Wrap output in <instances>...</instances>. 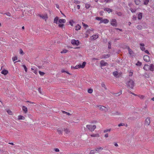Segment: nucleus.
Masks as SVG:
<instances>
[{"label":"nucleus","mask_w":154,"mask_h":154,"mask_svg":"<svg viewBox=\"0 0 154 154\" xmlns=\"http://www.w3.org/2000/svg\"><path fill=\"white\" fill-rule=\"evenodd\" d=\"M128 88L133 89L134 85V83L133 80L130 79L126 84Z\"/></svg>","instance_id":"f257e3e1"},{"label":"nucleus","mask_w":154,"mask_h":154,"mask_svg":"<svg viewBox=\"0 0 154 154\" xmlns=\"http://www.w3.org/2000/svg\"><path fill=\"white\" fill-rule=\"evenodd\" d=\"M87 128L90 131H94V129L96 128L95 125H88L86 126Z\"/></svg>","instance_id":"f03ea898"},{"label":"nucleus","mask_w":154,"mask_h":154,"mask_svg":"<svg viewBox=\"0 0 154 154\" xmlns=\"http://www.w3.org/2000/svg\"><path fill=\"white\" fill-rule=\"evenodd\" d=\"M97 107H99V110L101 111H104L105 112H106L108 111V109L107 108L101 105L97 106Z\"/></svg>","instance_id":"7ed1b4c3"},{"label":"nucleus","mask_w":154,"mask_h":154,"mask_svg":"<svg viewBox=\"0 0 154 154\" xmlns=\"http://www.w3.org/2000/svg\"><path fill=\"white\" fill-rule=\"evenodd\" d=\"M71 43L73 45H78L79 44V42L78 40H76L75 39H72L71 41Z\"/></svg>","instance_id":"20e7f679"},{"label":"nucleus","mask_w":154,"mask_h":154,"mask_svg":"<svg viewBox=\"0 0 154 154\" xmlns=\"http://www.w3.org/2000/svg\"><path fill=\"white\" fill-rule=\"evenodd\" d=\"M100 66H107L108 65V64L106 62H105L104 60H101L100 62Z\"/></svg>","instance_id":"39448f33"},{"label":"nucleus","mask_w":154,"mask_h":154,"mask_svg":"<svg viewBox=\"0 0 154 154\" xmlns=\"http://www.w3.org/2000/svg\"><path fill=\"white\" fill-rule=\"evenodd\" d=\"M111 25L115 26H117L116 20L115 19H112L111 21Z\"/></svg>","instance_id":"423d86ee"},{"label":"nucleus","mask_w":154,"mask_h":154,"mask_svg":"<svg viewBox=\"0 0 154 154\" xmlns=\"http://www.w3.org/2000/svg\"><path fill=\"white\" fill-rule=\"evenodd\" d=\"M144 60L146 62H148L150 60V58L149 57L148 55H144L143 57Z\"/></svg>","instance_id":"0eeeda50"},{"label":"nucleus","mask_w":154,"mask_h":154,"mask_svg":"<svg viewBox=\"0 0 154 154\" xmlns=\"http://www.w3.org/2000/svg\"><path fill=\"white\" fill-rule=\"evenodd\" d=\"M150 122V118H146L145 122V125L146 126H148L149 125Z\"/></svg>","instance_id":"6e6552de"},{"label":"nucleus","mask_w":154,"mask_h":154,"mask_svg":"<svg viewBox=\"0 0 154 154\" xmlns=\"http://www.w3.org/2000/svg\"><path fill=\"white\" fill-rule=\"evenodd\" d=\"M109 22V20H108L107 19H103L102 18V20L101 21H100L99 24L101 23H107Z\"/></svg>","instance_id":"1a4fd4ad"},{"label":"nucleus","mask_w":154,"mask_h":154,"mask_svg":"<svg viewBox=\"0 0 154 154\" xmlns=\"http://www.w3.org/2000/svg\"><path fill=\"white\" fill-rule=\"evenodd\" d=\"M143 68L146 71L150 70V66L148 65L145 64L144 65Z\"/></svg>","instance_id":"9d476101"},{"label":"nucleus","mask_w":154,"mask_h":154,"mask_svg":"<svg viewBox=\"0 0 154 154\" xmlns=\"http://www.w3.org/2000/svg\"><path fill=\"white\" fill-rule=\"evenodd\" d=\"M38 16L42 18L43 19L45 20H46L48 18L47 15H42L41 14H39Z\"/></svg>","instance_id":"9b49d317"},{"label":"nucleus","mask_w":154,"mask_h":154,"mask_svg":"<svg viewBox=\"0 0 154 154\" xmlns=\"http://www.w3.org/2000/svg\"><path fill=\"white\" fill-rule=\"evenodd\" d=\"M98 37L97 35H95L91 37L90 38L91 40H95L97 39Z\"/></svg>","instance_id":"f8f14e48"},{"label":"nucleus","mask_w":154,"mask_h":154,"mask_svg":"<svg viewBox=\"0 0 154 154\" xmlns=\"http://www.w3.org/2000/svg\"><path fill=\"white\" fill-rule=\"evenodd\" d=\"M110 56V54H104L101 57H100L101 59L103 58H107L109 57Z\"/></svg>","instance_id":"ddd939ff"},{"label":"nucleus","mask_w":154,"mask_h":154,"mask_svg":"<svg viewBox=\"0 0 154 154\" xmlns=\"http://www.w3.org/2000/svg\"><path fill=\"white\" fill-rule=\"evenodd\" d=\"M57 131L59 134H62V133L63 129L62 128H58L57 129Z\"/></svg>","instance_id":"4468645a"},{"label":"nucleus","mask_w":154,"mask_h":154,"mask_svg":"<svg viewBox=\"0 0 154 154\" xmlns=\"http://www.w3.org/2000/svg\"><path fill=\"white\" fill-rule=\"evenodd\" d=\"M140 48L142 51H144L145 48L144 47L145 46L144 44L143 43H140Z\"/></svg>","instance_id":"2eb2a0df"},{"label":"nucleus","mask_w":154,"mask_h":154,"mask_svg":"<svg viewBox=\"0 0 154 154\" xmlns=\"http://www.w3.org/2000/svg\"><path fill=\"white\" fill-rule=\"evenodd\" d=\"M1 73L4 75H6L8 73V71L7 70L4 69L2 71Z\"/></svg>","instance_id":"dca6fc26"},{"label":"nucleus","mask_w":154,"mask_h":154,"mask_svg":"<svg viewBox=\"0 0 154 154\" xmlns=\"http://www.w3.org/2000/svg\"><path fill=\"white\" fill-rule=\"evenodd\" d=\"M66 20L64 19H60L59 20V22L60 23H64L66 22Z\"/></svg>","instance_id":"f3484780"},{"label":"nucleus","mask_w":154,"mask_h":154,"mask_svg":"<svg viewBox=\"0 0 154 154\" xmlns=\"http://www.w3.org/2000/svg\"><path fill=\"white\" fill-rule=\"evenodd\" d=\"M22 108L23 110L26 113L27 112V109L26 107L24 106H23Z\"/></svg>","instance_id":"a211bd4d"},{"label":"nucleus","mask_w":154,"mask_h":154,"mask_svg":"<svg viewBox=\"0 0 154 154\" xmlns=\"http://www.w3.org/2000/svg\"><path fill=\"white\" fill-rule=\"evenodd\" d=\"M103 149V148L102 147L97 148H96L95 151L99 152L102 150Z\"/></svg>","instance_id":"6ab92c4d"},{"label":"nucleus","mask_w":154,"mask_h":154,"mask_svg":"<svg viewBox=\"0 0 154 154\" xmlns=\"http://www.w3.org/2000/svg\"><path fill=\"white\" fill-rule=\"evenodd\" d=\"M150 70L152 71L154 70V65L153 64H151L150 66Z\"/></svg>","instance_id":"aec40b11"},{"label":"nucleus","mask_w":154,"mask_h":154,"mask_svg":"<svg viewBox=\"0 0 154 154\" xmlns=\"http://www.w3.org/2000/svg\"><path fill=\"white\" fill-rule=\"evenodd\" d=\"M81 28V26L77 24L75 27V30L77 31L79 30Z\"/></svg>","instance_id":"412c9836"},{"label":"nucleus","mask_w":154,"mask_h":154,"mask_svg":"<svg viewBox=\"0 0 154 154\" xmlns=\"http://www.w3.org/2000/svg\"><path fill=\"white\" fill-rule=\"evenodd\" d=\"M104 10L105 11H106L107 12H112V9L107 8H105L104 9Z\"/></svg>","instance_id":"4be33fe9"},{"label":"nucleus","mask_w":154,"mask_h":154,"mask_svg":"<svg viewBox=\"0 0 154 154\" xmlns=\"http://www.w3.org/2000/svg\"><path fill=\"white\" fill-rule=\"evenodd\" d=\"M142 17V14L140 13L138 15V18L139 20H141Z\"/></svg>","instance_id":"5701e85b"},{"label":"nucleus","mask_w":154,"mask_h":154,"mask_svg":"<svg viewBox=\"0 0 154 154\" xmlns=\"http://www.w3.org/2000/svg\"><path fill=\"white\" fill-rule=\"evenodd\" d=\"M19 120H24L25 119V117L22 116L20 115L18 116Z\"/></svg>","instance_id":"b1692460"},{"label":"nucleus","mask_w":154,"mask_h":154,"mask_svg":"<svg viewBox=\"0 0 154 154\" xmlns=\"http://www.w3.org/2000/svg\"><path fill=\"white\" fill-rule=\"evenodd\" d=\"M128 53H129L130 54V55H132V54H133V51L129 47H128Z\"/></svg>","instance_id":"393cba45"},{"label":"nucleus","mask_w":154,"mask_h":154,"mask_svg":"<svg viewBox=\"0 0 154 154\" xmlns=\"http://www.w3.org/2000/svg\"><path fill=\"white\" fill-rule=\"evenodd\" d=\"M134 2L136 5H139L140 2V0H134Z\"/></svg>","instance_id":"a878e982"},{"label":"nucleus","mask_w":154,"mask_h":154,"mask_svg":"<svg viewBox=\"0 0 154 154\" xmlns=\"http://www.w3.org/2000/svg\"><path fill=\"white\" fill-rule=\"evenodd\" d=\"M59 18L58 17H56L54 20V23L57 24V21L58 20Z\"/></svg>","instance_id":"bb28decb"},{"label":"nucleus","mask_w":154,"mask_h":154,"mask_svg":"<svg viewBox=\"0 0 154 154\" xmlns=\"http://www.w3.org/2000/svg\"><path fill=\"white\" fill-rule=\"evenodd\" d=\"M86 62H84L82 64V65H81V68H83L85 66Z\"/></svg>","instance_id":"cd10ccee"},{"label":"nucleus","mask_w":154,"mask_h":154,"mask_svg":"<svg viewBox=\"0 0 154 154\" xmlns=\"http://www.w3.org/2000/svg\"><path fill=\"white\" fill-rule=\"evenodd\" d=\"M149 1V0H143V4L145 5H146L148 3Z\"/></svg>","instance_id":"c85d7f7f"},{"label":"nucleus","mask_w":154,"mask_h":154,"mask_svg":"<svg viewBox=\"0 0 154 154\" xmlns=\"http://www.w3.org/2000/svg\"><path fill=\"white\" fill-rule=\"evenodd\" d=\"M81 68V64H80L77 65L74 67L75 69H77L78 68Z\"/></svg>","instance_id":"c756f323"},{"label":"nucleus","mask_w":154,"mask_h":154,"mask_svg":"<svg viewBox=\"0 0 154 154\" xmlns=\"http://www.w3.org/2000/svg\"><path fill=\"white\" fill-rule=\"evenodd\" d=\"M64 131L65 133L66 134H68L70 132V131L69 129H68L67 128L66 129H64Z\"/></svg>","instance_id":"7c9ffc66"},{"label":"nucleus","mask_w":154,"mask_h":154,"mask_svg":"<svg viewBox=\"0 0 154 154\" xmlns=\"http://www.w3.org/2000/svg\"><path fill=\"white\" fill-rule=\"evenodd\" d=\"M90 4H86L85 5V7L87 9L89 8L90 7Z\"/></svg>","instance_id":"2f4dec72"},{"label":"nucleus","mask_w":154,"mask_h":154,"mask_svg":"<svg viewBox=\"0 0 154 154\" xmlns=\"http://www.w3.org/2000/svg\"><path fill=\"white\" fill-rule=\"evenodd\" d=\"M102 18H103L102 17H96L95 19L97 20H100V21H101L102 20Z\"/></svg>","instance_id":"473e14b6"},{"label":"nucleus","mask_w":154,"mask_h":154,"mask_svg":"<svg viewBox=\"0 0 154 154\" xmlns=\"http://www.w3.org/2000/svg\"><path fill=\"white\" fill-rule=\"evenodd\" d=\"M101 86L102 87L104 88L105 90L107 89V88L105 86V85L103 83L101 84Z\"/></svg>","instance_id":"72a5a7b5"},{"label":"nucleus","mask_w":154,"mask_h":154,"mask_svg":"<svg viewBox=\"0 0 154 154\" xmlns=\"http://www.w3.org/2000/svg\"><path fill=\"white\" fill-rule=\"evenodd\" d=\"M91 30L90 29L88 30L86 32L85 34H87V35H89L90 33V31Z\"/></svg>","instance_id":"f704fd0d"},{"label":"nucleus","mask_w":154,"mask_h":154,"mask_svg":"<svg viewBox=\"0 0 154 154\" xmlns=\"http://www.w3.org/2000/svg\"><path fill=\"white\" fill-rule=\"evenodd\" d=\"M142 64V63L141 62H140V61H138L137 62L136 64V65H137V66H140Z\"/></svg>","instance_id":"c9c22d12"},{"label":"nucleus","mask_w":154,"mask_h":154,"mask_svg":"<svg viewBox=\"0 0 154 154\" xmlns=\"http://www.w3.org/2000/svg\"><path fill=\"white\" fill-rule=\"evenodd\" d=\"M68 51L67 50L64 49V50H63L61 52V53H66Z\"/></svg>","instance_id":"e433bc0d"},{"label":"nucleus","mask_w":154,"mask_h":154,"mask_svg":"<svg viewBox=\"0 0 154 154\" xmlns=\"http://www.w3.org/2000/svg\"><path fill=\"white\" fill-rule=\"evenodd\" d=\"M113 74L115 76H117L118 75V72L116 71L114 72H113Z\"/></svg>","instance_id":"4c0bfd02"},{"label":"nucleus","mask_w":154,"mask_h":154,"mask_svg":"<svg viewBox=\"0 0 154 154\" xmlns=\"http://www.w3.org/2000/svg\"><path fill=\"white\" fill-rule=\"evenodd\" d=\"M116 14H117L119 16H121L122 15V14L121 12H116Z\"/></svg>","instance_id":"58836bf2"},{"label":"nucleus","mask_w":154,"mask_h":154,"mask_svg":"<svg viewBox=\"0 0 154 154\" xmlns=\"http://www.w3.org/2000/svg\"><path fill=\"white\" fill-rule=\"evenodd\" d=\"M120 113L119 112H116L115 113H112L113 115H120Z\"/></svg>","instance_id":"ea45409f"},{"label":"nucleus","mask_w":154,"mask_h":154,"mask_svg":"<svg viewBox=\"0 0 154 154\" xmlns=\"http://www.w3.org/2000/svg\"><path fill=\"white\" fill-rule=\"evenodd\" d=\"M93 92V90L92 89H90L88 90V93L91 94Z\"/></svg>","instance_id":"a19ab883"},{"label":"nucleus","mask_w":154,"mask_h":154,"mask_svg":"<svg viewBox=\"0 0 154 154\" xmlns=\"http://www.w3.org/2000/svg\"><path fill=\"white\" fill-rule=\"evenodd\" d=\"M39 73L40 75L41 76H43L45 74V73L44 72H42L41 71H39Z\"/></svg>","instance_id":"79ce46f5"},{"label":"nucleus","mask_w":154,"mask_h":154,"mask_svg":"<svg viewBox=\"0 0 154 154\" xmlns=\"http://www.w3.org/2000/svg\"><path fill=\"white\" fill-rule=\"evenodd\" d=\"M12 60L13 61L17 60V56H15L14 57H13L12 58Z\"/></svg>","instance_id":"37998d69"},{"label":"nucleus","mask_w":154,"mask_h":154,"mask_svg":"<svg viewBox=\"0 0 154 154\" xmlns=\"http://www.w3.org/2000/svg\"><path fill=\"white\" fill-rule=\"evenodd\" d=\"M7 112L10 115H12V112L11 110H8L7 111Z\"/></svg>","instance_id":"c03bdc74"},{"label":"nucleus","mask_w":154,"mask_h":154,"mask_svg":"<svg viewBox=\"0 0 154 154\" xmlns=\"http://www.w3.org/2000/svg\"><path fill=\"white\" fill-rule=\"evenodd\" d=\"M82 24L83 25V26H84V27H86V28H87V27H88V26L87 25V24H85L84 23L82 22Z\"/></svg>","instance_id":"a18cd8bd"},{"label":"nucleus","mask_w":154,"mask_h":154,"mask_svg":"<svg viewBox=\"0 0 154 154\" xmlns=\"http://www.w3.org/2000/svg\"><path fill=\"white\" fill-rule=\"evenodd\" d=\"M23 67L24 68L25 72H26L27 71V68L26 67V66L24 65H23Z\"/></svg>","instance_id":"49530a36"},{"label":"nucleus","mask_w":154,"mask_h":154,"mask_svg":"<svg viewBox=\"0 0 154 154\" xmlns=\"http://www.w3.org/2000/svg\"><path fill=\"white\" fill-rule=\"evenodd\" d=\"M110 131V129L105 130L104 131V133L109 132Z\"/></svg>","instance_id":"de8ad7c7"},{"label":"nucleus","mask_w":154,"mask_h":154,"mask_svg":"<svg viewBox=\"0 0 154 154\" xmlns=\"http://www.w3.org/2000/svg\"><path fill=\"white\" fill-rule=\"evenodd\" d=\"M61 72H66V73H67V74H70L67 71H65L64 69H63L62 70H61Z\"/></svg>","instance_id":"09e8293b"},{"label":"nucleus","mask_w":154,"mask_h":154,"mask_svg":"<svg viewBox=\"0 0 154 154\" xmlns=\"http://www.w3.org/2000/svg\"><path fill=\"white\" fill-rule=\"evenodd\" d=\"M20 54H21L23 55L24 54V53L23 52V51L21 49H20Z\"/></svg>","instance_id":"8fccbe9b"},{"label":"nucleus","mask_w":154,"mask_h":154,"mask_svg":"<svg viewBox=\"0 0 154 154\" xmlns=\"http://www.w3.org/2000/svg\"><path fill=\"white\" fill-rule=\"evenodd\" d=\"M4 14H6L7 16H8L9 17L11 16V14L9 12H8L6 13H5Z\"/></svg>","instance_id":"3c124183"},{"label":"nucleus","mask_w":154,"mask_h":154,"mask_svg":"<svg viewBox=\"0 0 154 154\" xmlns=\"http://www.w3.org/2000/svg\"><path fill=\"white\" fill-rule=\"evenodd\" d=\"M130 10L132 12H135L136 11V10L135 9H133L132 8H131Z\"/></svg>","instance_id":"603ef678"},{"label":"nucleus","mask_w":154,"mask_h":154,"mask_svg":"<svg viewBox=\"0 0 154 154\" xmlns=\"http://www.w3.org/2000/svg\"><path fill=\"white\" fill-rule=\"evenodd\" d=\"M58 26H59L60 27L63 28V27L64 26V24H59V25H58Z\"/></svg>","instance_id":"864d4df0"},{"label":"nucleus","mask_w":154,"mask_h":154,"mask_svg":"<svg viewBox=\"0 0 154 154\" xmlns=\"http://www.w3.org/2000/svg\"><path fill=\"white\" fill-rule=\"evenodd\" d=\"M96 151H94V150H91L90 152V154H94V153L95 152H96Z\"/></svg>","instance_id":"5fc2aeb1"},{"label":"nucleus","mask_w":154,"mask_h":154,"mask_svg":"<svg viewBox=\"0 0 154 154\" xmlns=\"http://www.w3.org/2000/svg\"><path fill=\"white\" fill-rule=\"evenodd\" d=\"M137 28L139 29H141L142 26H141L139 25L137 26Z\"/></svg>","instance_id":"6e6d98bb"},{"label":"nucleus","mask_w":154,"mask_h":154,"mask_svg":"<svg viewBox=\"0 0 154 154\" xmlns=\"http://www.w3.org/2000/svg\"><path fill=\"white\" fill-rule=\"evenodd\" d=\"M128 92H129V93H130V94H133V95H135V96H137V95H136V94H135L134 93H133V92H131V91H128Z\"/></svg>","instance_id":"4d7b16f0"},{"label":"nucleus","mask_w":154,"mask_h":154,"mask_svg":"<svg viewBox=\"0 0 154 154\" xmlns=\"http://www.w3.org/2000/svg\"><path fill=\"white\" fill-rule=\"evenodd\" d=\"M124 123H121L120 124H119V125H118V126L119 127H120V126H124Z\"/></svg>","instance_id":"13d9d810"},{"label":"nucleus","mask_w":154,"mask_h":154,"mask_svg":"<svg viewBox=\"0 0 154 154\" xmlns=\"http://www.w3.org/2000/svg\"><path fill=\"white\" fill-rule=\"evenodd\" d=\"M74 3L76 4H79L80 3V2L79 1H74Z\"/></svg>","instance_id":"bf43d9fd"},{"label":"nucleus","mask_w":154,"mask_h":154,"mask_svg":"<svg viewBox=\"0 0 154 154\" xmlns=\"http://www.w3.org/2000/svg\"><path fill=\"white\" fill-rule=\"evenodd\" d=\"M111 1V0H104V2H106V3L110 2Z\"/></svg>","instance_id":"052dcab7"},{"label":"nucleus","mask_w":154,"mask_h":154,"mask_svg":"<svg viewBox=\"0 0 154 154\" xmlns=\"http://www.w3.org/2000/svg\"><path fill=\"white\" fill-rule=\"evenodd\" d=\"M145 52L146 53V54H148V55H149L150 54V53H149V51L147 50H146L145 51Z\"/></svg>","instance_id":"680f3d73"},{"label":"nucleus","mask_w":154,"mask_h":154,"mask_svg":"<svg viewBox=\"0 0 154 154\" xmlns=\"http://www.w3.org/2000/svg\"><path fill=\"white\" fill-rule=\"evenodd\" d=\"M54 150L56 152H58L59 151V149L58 148H55Z\"/></svg>","instance_id":"e2e57ef3"},{"label":"nucleus","mask_w":154,"mask_h":154,"mask_svg":"<svg viewBox=\"0 0 154 154\" xmlns=\"http://www.w3.org/2000/svg\"><path fill=\"white\" fill-rule=\"evenodd\" d=\"M73 22V20H72L70 21H69V23L70 24V25H71L72 26H73V24H72Z\"/></svg>","instance_id":"0e129e2a"},{"label":"nucleus","mask_w":154,"mask_h":154,"mask_svg":"<svg viewBox=\"0 0 154 154\" xmlns=\"http://www.w3.org/2000/svg\"><path fill=\"white\" fill-rule=\"evenodd\" d=\"M97 134H92L91 135V137H96L97 136Z\"/></svg>","instance_id":"69168bd1"},{"label":"nucleus","mask_w":154,"mask_h":154,"mask_svg":"<svg viewBox=\"0 0 154 154\" xmlns=\"http://www.w3.org/2000/svg\"><path fill=\"white\" fill-rule=\"evenodd\" d=\"M38 91H39V92L40 93V94L42 93L41 90V88H38Z\"/></svg>","instance_id":"338daca9"},{"label":"nucleus","mask_w":154,"mask_h":154,"mask_svg":"<svg viewBox=\"0 0 154 154\" xmlns=\"http://www.w3.org/2000/svg\"><path fill=\"white\" fill-rule=\"evenodd\" d=\"M110 43H111V42H109V45H108V48H109V49H110V48H111L110 47H111V45Z\"/></svg>","instance_id":"774afa93"}]
</instances>
